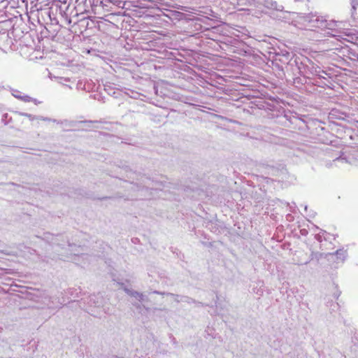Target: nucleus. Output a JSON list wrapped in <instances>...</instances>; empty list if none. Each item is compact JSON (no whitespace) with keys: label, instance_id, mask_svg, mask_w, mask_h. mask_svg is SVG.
<instances>
[{"label":"nucleus","instance_id":"nucleus-1","mask_svg":"<svg viewBox=\"0 0 358 358\" xmlns=\"http://www.w3.org/2000/svg\"><path fill=\"white\" fill-rule=\"evenodd\" d=\"M127 177L131 181H125V187L133 192L131 196L136 197H145L148 189H157L158 184L144 175L129 171Z\"/></svg>","mask_w":358,"mask_h":358},{"label":"nucleus","instance_id":"nucleus-2","mask_svg":"<svg viewBox=\"0 0 358 358\" xmlns=\"http://www.w3.org/2000/svg\"><path fill=\"white\" fill-rule=\"evenodd\" d=\"M294 25L301 29H313L318 28L323 30V24L326 18L317 13L297 15Z\"/></svg>","mask_w":358,"mask_h":358},{"label":"nucleus","instance_id":"nucleus-3","mask_svg":"<svg viewBox=\"0 0 358 358\" xmlns=\"http://www.w3.org/2000/svg\"><path fill=\"white\" fill-rule=\"evenodd\" d=\"M260 6L271 9H278L277 2L273 0H256V6H255L258 8Z\"/></svg>","mask_w":358,"mask_h":358},{"label":"nucleus","instance_id":"nucleus-4","mask_svg":"<svg viewBox=\"0 0 358 358\" xmlns=\"http://www.w3.org/2000/svg\"><path fill=\"white\" fill-rule=\"evenodd\" d=\"M341 24V22L335 21V20H327L326 19V23L323 24V30H329L331 32L336 31L337 29L339 28L340 25Z\"/></svg>","mask_w":358,"mask_h":358},{"label":"nucleus","instance_id":"nucleus-5","mask_svg":"<svg viewBox=\"0 0 358 358\" xmlns=\"http://www.w3.org/2000/svg\"><path fill=\"white\" fill-rule=\"evenodd\" d=\"M154 293H156V294H162V295H166V296H171V298H173V299L176 301V302H187V303H190V301H192L191 299L188 298L187 296H179V295H175L173 294H171V293H161V292H154Z\"/></svg>","mask_w":358,"mask_h":358},{"label":"nucleus","instance_id":"nucleus-6","mask_svg":"<svg viewBox=\"0 0 358 358\" xmlns=\"http://www.w3.org/2000/svg\"><path fill=\"white\" fill-rule=\"evenodd\" d=\"M124 291L128 294H129L130 296L134 297L135 299H136L138 301H139L140 302H143L145 301L146 299V297L145 296H144L143 294L141 293H138L137 292H135V291H132V290H130L127 288H125L124 289Z\"/></svg>","mask_w":358,"mask_h":358},{"label":"nucleus","instance_id":"nucleus-7","mask_svg":"<svg viewBox=\"0 0 358 358\" xmlns=\"http://www.w3.org/2000/svg\"><path fill=\"white\" fill-rule=\"evenodd\" d=\"M12 95L24 102H29L33 100V99L28 95H22V92L18 90H13Z\"/></svg>","mask_w":358,"mask_h":358},{"label":"nucleus","instance_id":"nucleus-8","mask_svg":"<svg viewBox=\"0 0 358 358\" xmlns=\"http://www.w3.org/2000/svg\"><path fill=\"white\" fill-rule=\"evenodd\" d=\"M89 303L90 306H99L102 303V297L99 294L90 296Z\"/></svg>","mask_w":358,"mask_h":358},{"label":"nucleus","instance_id":"nucleus-9","mask_svg":"<svg viewBox=\"0 0 358 358\" xmlns=\"http://www.w3.org/2000/svg\"><path fill=\"white\" fill-rule=\"evenodd\" d=\"M338 262H343L346 257V251L344 250H338L335 254Z\"/></svg>","mask_w":358,"mask_h":358},{"label":"nucleus","instance_id":"nucleus-10","mask_svg":"<svg viewBox=\"0 0 358 358\" xmlns=\"http://www.w3.org/2000/svg\"><path fill=\"white\" fill-rule=\"evenodd\" d=\"M238 5L243 6V5H250V6H256V0H237Z\"/></svg>","mask_w":358,"mask_h":358},{"label":"nucleus","instance_id":"nucleus-11","mask_svg":"<svg viewBox=\"0 0 358 358\" xmlns=\"http://www.w3.org/2000/svg\"><path fill=\"white\" fill-rule=\"evenodd\" d=\"M57 81L59 83L63 85H65L68 87H69L70 89H72V87L70 86V85H66L65 83H67V82H71V79L69 78H64V77H59V78H57Z\"/></svg>","mask_w":358,"mask_h":358},{"label":"nucleus","instance_id":"nucleus-12","mask_svg":"<svg viewBox=\"0 0 358 358\" xmlns=\"http://www.w3.org/2000/svg\"><path fill=\"white\" fill-rule=\"evenodd\" d=\"M17 114H18L19 115L25 116V117H28L30 121H33L34 120L38 119V117H36L34 115H32L31 114L26 113L17 112Z\"/></svg>","mask_w":358,"mask_h":358},{"label":"nucleus","instance_id":"nucleus-13","mask_svg":"<svg viewBox=\"0 0 358 358\" xmlns=\"http://www.w3.org/2000/svg\"><path fill=\"white\" fill-rule=\"evenodd\" d=\"M352 9L355 11L358 6V0H351Z\"/></svg>","mask_w":358,"mask_h":358},{"label":"nucleus","instance_id":"nucleus-14","mask_svg":"<svg viewBox=\"0 0 358 358\" xmlns=\"http://www.w3.org/2000/svg\"><path fill=\"white\" fill-rule=\"evenodd\" d=\"M320 73H323L324 74H327L324 71H322L320 67H317L315 69V73L320 77H323L322 75H320Z\"/></svg>","mask_w":358,"mask_h":358},{"label":"nucleus","instance_id":"nucleus-15","mask_svg":"<svg viewBox=\"0 0 358 358\" xmlns=\"http://www.w3.org/2000/svg\"><path fill=\"white\" fill-rule=\"evenodd\" d=\"M48 308H59L60 306H55V305H53L52 301L51 303L50 302L49 303H48Z\"/></svg>","mask_w":358,"mask_h":358},{"label":"nucleus","instance_id":"nucleus-16","mask_svg":"<svg viewBox=\"0 0 358 358\" xmlns=\"http://www.w3.org/2000/svg\"><path fill=\"white\" fill-rule=\"evenodd\" d=\"M345 35H346L347 36H348V37H350V38H351L352 40H353V39H354L353 36H354L355 34H352V32H350V31H349V32H346V33H345Z\"/></svg>","mask_w":358,"mask_h":358},{"label":"nucleus","instance_id":"nucleus-17","mask_svg":"<svg viewBox=\"0 0 358 358\" xmlns=\"http://www.w3.org/2000/svg\"><path fill=\"white\" fill-rule=\"evenodd\" d=\"M37 120H44V121H50V119L47 118V117H38Z\"/></svg>","mask_w":358,"mask_h":358},{"label":"nucleus","instance_id":"nucleus-18","mask_svg":"<svg viewBox=\"0 0 358 358\" xmlns=\"http://www.w3.org/2000/svg\"><path fill=\"white\" fill-rule=\"evenodd\" d=\"M327 34H331V35H332L333 36H336V35H335L334 34H333V33H331V32H330V31H328V32H327Z\"/></svg>","mask_w":358,"mask_h":358}]
</instances>
